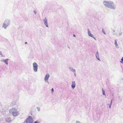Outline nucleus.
I'll use <instances>...</instances> for the list:
<instances>
[{"instance_id": "nucleus-9", "label": "nucleus", "mask_w": 123, "mask_h": 123, "mask_svg": "<svg viewBox=\"0 0 123 123\" xmlns=\"http://www.w3.org/2000/svg\"><path fill=\"white\" fill-rule=\"evenodd\" d=\"M88 31V35L89 36L91 37H93V35L91 33L90 30L89 29H88L87 30Z\"/></svg>"}, {"instance_id": "nucleus-14", "label": "nucleus", "mask_w": 123, "mask_h": 123, "mask_svg": "<svg viewBox=\"0 0 123 123\" xmlns=\"http://www.w3.org/2000/svg\"><path fill=\"white\" fill-rule=\"evenodd\" d=\"M6 121L8 122H11V120L10 118H8L6 119Z\"/></svg>"}, {"instance_id": "nucleus-29", "label": "nucleus", "mask_w": 123, "mask_h": 123, "mask_svg": "<svg viewBox=\"0 0 123 123\" xmlns=\"http://www.w3.org/2000/svg\"><path fill=\"white\" fill-rule=\"evenodd\" d=\"M92 38H93L95 40H97L94 37H92Z\"/></svg>"}, {"instance_id": "nucleus-8", "label": "nucleus", "mask_w": 123, "mask_h": 123, "mask_svg": "<svg viewBox=\"0 0 123 123\" xmlns=\"http://www.w3.org/2000/svg\"><path fill=\"white\" fill-rule=\"evenodd\" d=\"M95 56L96 58L97 59V60L100 61H101V60H100L99 57V54L98 51L95 54Z\"/></svg>"}, {"instance_id": "nucleus-31", "label": "nucleus", "mask_w": 123, "mask_h": 123, "mask_svg": "<svg viewBox=\"0 0 123 123\" xmlns=\"http://www.w3.org/2000/svg\"><path fill=\"white\" fill-rule=\"evenodd\" d=\"M46 82H47V83L48 84H49V82L48 81V80Z\"/></svg>"}, {"instance_id": "nucleus-21", "label": "nucleus", "mask_w": 123, "mask_h": 123, "mask_svg": "<svg viewBox=\"0 0 123 123\" xmlns=\"http://www.w3.org/2000/svg\"><path fill=\"white\" fill-rule=\"evenodd\" d=\"M37 109L38 111H39L40 110V108L39 107H37Z\"/></svg>"}, {"instance_id": "nucleus-16", "label": "nucleus", "mask_w": 123, "mask_h": 123, "mask_svg": "<svg viewBox=\"0 0 123 123\" xmlns=\"http://www.w3.org/2000/svg\"><path fill=\"white\" fill-rule=\"evenodd\" d=\"M43 21H44V22H47V20L46 18L45 17L43 20Z\"/></svg>"}, {"instance_id": "nucleus-20", "label": "nucleus", "mask_w": 123, "mask_h": 123, "mask_svg": "<svg viewBox=\"0 0 123 123\" xmlns=\"http://www.w3.org/2000/svg\"><path fill=\"white\" fill-rule=\"evenodd\" d=\"M108 105H109V108L110 109L111 108V105H112V104H108Z\"/></svg>"}, {"instance_id": "nucleus-15", "label": "nucleus", "mask_w": 123, "mask_h": 123, "mask_svg": "<svg viewBox=\"0 0 123 123\" xmlns=\"http://www.w3.org/2000/svg\"><path fill=\"white\" fill-rule=\"evenodd\" d=\"M44 24L47 27H48V24L47 22H44Z\"/></svg>"}, {"instance_id": "nucleus-17", "label": "nucleus", "mask_w": 123, "mask_h": 123, "mask_svg": "<svg viewBox=\"0 0 123 123\" xmlns=\"http://www.w3.org/2000/svg\"><path fill=\"white\" fill-rule=\"evenodd\" d=\"M121 61H120L121 63H123V57L121 58Z\"/></svg>"}, {"instance_id": "nucleus-19", "label": "nucleus", "mask_w": 123, "mask_h": 123, "mask_svg": "<svg viewBox=\"0 0 123 123\" xmlns=\"http://www.w3.org/2000/svg\"><path fill=\"white\" fill-rule=\"evenodd\" d=\"M102 32L104 34H106V33H105V32H104V30L103 29H102Z\"/></svg>"}, {"instance_id": "nucleus-24", "label": "nucleus", "mask_w": 123, "mask_h": 123, "mask_svg": "<svg viewBox=\"0 0 123 123\" xmlns=\"http://www.w3.org/2000/svg\"><path fill=\"white\" fill-rule=\"evenodd\" d=\"M34 123H39L38 121H36L34 122Z\"/></svg>"}, {"instance_id": "nucleus-6", "label": "nucleus", "mask_w": 123, "mask_h": 123, "mask_svg": "<svg viewBox=\"0 0 123 123\" xmlns=\"http://www.w3.org/2000/svg\"><path fill=\"white\" fill-rule=\"evenodd\" d=\"M49 74H47L45 75L44 79V80L45 82H46L48 80L49 78Z\"/></svg>"}, {"instance_id": "nucleus-35", "label": "nucleus", "mask_w": 123, "mask_h": 123, "mask_svg": "<svg viewBox=\"0 0 123 123\" xmlns=\"http://www.w3.org/2000/svg\"><path fill=\"white\" fill-rule=\"evenodd\" d=\"M68 48H69V46L68 47Z\"/></svg>"}, {"instance_id": "nucleus-5", "label": "nucleus", "mask_w": 123, "mask_h": 123, "mask_svg": "<svg viewBox=\"0 0 123 123\" xmlns=\"http://www.w3.org/2000/svg\"><path fill=\"white\" fill-rule=\"evenodd\" d=\"M17 110L15 108H12V109H10L9 111V112L11 113H12V114L15 111H17Z\"/></svg>"}, {"instance_id": "nucleus-12", "label": "nucleus", "mask_w": 123, "mask_h": 123, "mask_svg": "<svg viewBox=\"0 0 123 123\" xmlns=\"http://www.w3.org/2000/svg\"><path fill=\"white\" fill-rule=\"evenodd\" d=\"M69 69L70 71L74 73H75V72H76V70L75 69H73L71 67H69Z\"/></svg>"}, {"instance_id": "nucleus-2", "label": "nucleus", "mask_w": 123, "mask_h": 123, "mask_svg": "<svg viewBox=\"0 0 123 123\" xmlns=\"http://www.w3.org/2000/svg\"><path fill=\"white\" fill-rule=\"evenodd\" d=\"M10 23V20L9 19H6L3 24L2 27H3L5 29H6L9 25Z\"/></svg>"}, {"instance_id": "nucleus-34", "label": "nucleus", "mask_w": 123, "mask_h": 123, "mask_svg": "<svg viewBox=\"0 0 123 123\" xmlns=\"http://www.w3.org/2000/svg\"><path fill=\"white\" fill-rule=\"evenodd\" d=\"M27 43V42H25V44H26Z\"/></svg>"}, {"instance_id": "nucleus-11", "label": "nucleus", "mask_w": 123, "mask_h": 123, "mask_svg": "<svg viewBox=\"0 0 123 123\" xmlns=\"http://www.w3.org/2000/svg\"><path fill=\"white\" fill-rule=\"evenodd\" d=\"M114 44L115 45L116 47L117 48H119V47L118 46V44L117 43V40H115V43Z\"/></svg>"}, {"instance_id": "nucleus-27", "label": "nucleus", "mask_w": 123, "mask_h": 123, "mask_svg": "<svg viewBox=\"0 0 123 123\" xmlns=\"http://www.w3.org/2000/svg\"><path fill=\"white\" fill-rule=\"evenodd\" d=\"M51 91L52 92H54V89L53 88H52L51 89Z\"/></svg>"}, {"instance_id": "nucleus-28", "label": "nucleus", "mask_w": 123, "mask_h": 123, "mask_svg": "<svg viewBox=\"0 0 123 123\" xmlns=\"http://www.w3.org/2000/svg\"><path fill=\"white\" fill-rule=\"evenodd\" d=\"M5 59H1L0 60V61L1 62H3V60H4Z\"/></svg>"}, {"instance_id": "nucleus-13", "label": "nucleus", "mask_w": 123, "mask_h": 123, "mask_svg": "<svg viewBox=\"0 0 123 123\" xmlns=\"http://www.w3.org/2000/svg\"><path fill=\"white\" fill-rule=\"evenodd\" d=\"M8 60H9V59H5L4 60H3V62L7 65H8V63L7 61Z\"/></svg>"}, {"instance_id": "nucleus-7", "label": "nucleus", "mask_w": 123, "mask_h": 123, "mask_svg": "<svg viewBox=\"0 0 123 123\" xmlns=\"http://www.w3.org/2000/svg\"><path fill=\"white\" fill-rule=\"evenodd\" d=\"M19 113L17 111H16L15 112H14L12 114L13 115L14 117H15L17 116L18 115H19Z\"/></svg>"}, {"instance_id": "nucleus-25", "label": "nucleus", "mask_w": 123, "mask_h": 123, "mask_svg": "<svg viewBox=\"0 0 123 123\" xmlns=\"http://www.w3.org/2000/svg\"><path fill=\"white\" fill-rule=\"evenodd\" d=\"M74 73V75L75 76H76V72H75V73Z\"/></svg>"}, {"instance_id": "nucleus-23", "label": "nucleus", "mask_w": 123, "mask_h": 123, "mask_svg": "<svg viewBox=\"0 0 123 123\" xmlns=\"http://www.w3.org/2000/svg\"><path fill=\"white\" fill-rule=\"evenodd\" d=\"M33 12L35 14H36L37 12L36 11L34 10H33Z\"/></svg>"}, {"instance_id": "nucleus-32", "label": "nucleus", "mask_w": 123, "mask_h": 123, "mask_svg": "<svg viewBox=\"0 0 123 123\" xmlns=\"http://www.w3.org/2000/svg\"><path fill=\"white\" fill-rule=\"evenodd\" d=\"M119 34L120 35L122 34V33H119Z\"/></svg>"}, {"instance_id": "nucleus-33", "label": "nucleus", "mask_w": 123, "mask_h": 123, "mask_svg": "<svg viewBox=\"0 0 123 123\" xmlns=\"http://www.w3.org/2000/svg\"><path fill=\"white\" fill-rule=\"evenodd\" d=\"M73 36L74 37H76V36H75V35L74 34L73 35Z\"/></svg>"}, {"instance_id": "nucleus-18", "label": "nucleus", "mask_w": 123, "mask_h": 123, "mask_svg": "<svg viewBox=\"0 0 123 123\" xmlns=\"http://www.w3.org/2000/svg\"><path fill=\"white\" fill-rule=\"evenodd\" d=\"M102 92H103V95H105V92L104 91L103 89H102Z\"/></svg>"}, {"instance_id": "nucleus-4", "label": "nucleus", "mask_w": 123, "mask_h": 123, "mask_svg": "<svg viewBox=\"0 0 123 123\" xmlns=\"http://www.w3.org/2000/svg\"><path fill=\"white\" fill-rule=\"evenodd\" d=\"M25 122L27 123H33V120L32 117L29 116L26 120Z\"/></svg>"}, {"instance_id": "nucleus-26", "label": "nucleus", "mask_w": 123, "mask_h": 123, "mask_svg": "<svg viewBox=\"0 0 123 123\" xmlns=\"http://www.w3.org/2000/svg\"><path fill=\"white\" fill-rule=\"evenodd\" d=\"M0 55H2V52L1 51H0Z\"/></svg>"}, {"instance_id": "nucleus-1", "label": "nucleus", "mask_w": 123, "mask_h": 123, "mask_svg": "<svg viewBox=\"0 0 123 123\" xmlns=\"http://www.w3.org/2000/svg\"><path fill=\"white\" fill-rule=\"evenodd\" d=\"M104 5L106 6L111 9H114L116 7L114 6L113 2L111 1H104L103 2Z\"/></svg>"}, {"instance_id": "nucleus-10", "label": "nucleus", "mask_w": 123, "mask_h": 123, "mask_svg": "<svg viewBox=\"0 0 123 123\" xmlns=\"http://www.w3.org/2000/svg\"><path fill=\"white\" fill-rule=\"evenodd\" d=\"M75 87V84L74 81H72L71 87L74 89Z\"/></svg>"}, {"instance_id": "nucleus-30", "label": "nucleus", "mask_w": 123, "mask_h": 123, "mask_svg": "<svg viewBox=\"0 0 123 123\" xmlns=\"http://www.w3.org/2000/svg\"><path fill=\"white\" fill-rule=\"evenodd\" d=\"M112 99H111V102L110 104H112Z\"/></svg>"}, {"instance_id": "nucleus-3", "label": "nucleus", "mask_w": 123, "mask_h": 123, "mask_svg": "<svg viewBox=\"0 0 123 123\" xmlns=\"http://www.w3.org/2000/svg\"><path fill=\"white\" fill-rule=\"evenodd\" d=\"M33 70L34 72H37V71L38 65L37 63L34 62L32 64Z\"/></svg>"}, {"instance_id": "nucleus-22", "label": "nucleus", "mask_w": 123, "mask_h": 123, "mask_svg": "<svg viewBox=\"0 0 123 123\" xmlns=\"http://www.w3.org/2000/svg\"><path fill=\"white\" fill-rule=\"evenodd\" d=\"M76 123H82L81 122H80L79 121H76Z\"/></svg>"}, {"instance_id": "nucleus-36", "label": "nucleus", "mask_w": 123, "mask_h": 123, "mask_svg": "<svg viewBox=\"0 0 123 123\" xmlns=\"http://www.w3.org/2000/svg\"><path fill=\"white\" fill-rule=\"evenodd\" d=\"M114 31V32H115V31Z\"/></svg>"}]
</instances>
